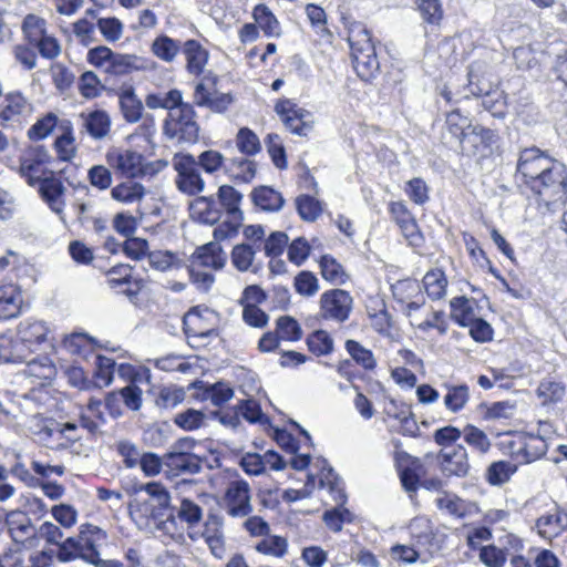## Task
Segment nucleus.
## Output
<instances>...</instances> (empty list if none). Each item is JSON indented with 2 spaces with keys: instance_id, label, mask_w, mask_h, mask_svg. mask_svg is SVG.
Masks as SVG:
<instances>
[{
  "instance_id": "69168bd1",
  "label": "nucleus",
  "mask_w": 567,
  "mask_h": 567,
  "mask_svg": "<svg viewBox=\"0 0 567 567\" xmlns=\"http://www.w3.org/2000/svg\"><path fill=\"white\" fill-rule=\"evenodd\" d=\"M97 29L107 42H116L123 35V23L115 17L99 18Z\"/></svg>"
},
{
  "instance_id": "13d9d810",
  "label": "nucleus",
  "mask_w": 567,
  "mask_h": 567,
  "mask_svg": "<svg viewBox=\"0 0 567 567\" xmlns=\"http://www.w3.org/2000/svg\"><path fill=\"white\" fill-rule=\"evenodd\" d=\"M115 372V361L104 355H97L95 359V383L103 388L111 384Z\"/></svg>"
},
{
  "instance_id": "72a5a7b5",
  "label": "nucleus",
  "mask_w": 567,
  "mask_h": 567,
  "mask_svg": "<svg viewBox=\"0 0 567 567\" xmlns=\"http://www.w3.org/2000/svg\"><path fill=\"white\" fill-rule=\"evenodd\" d=\"M353 68L359 78L363 81H370L377 76L380 70V63L375 54V49L371 52L359 51L358 53L351 54Z\"/></svg>"
},
{
  "instance_id": "9b49d317",
  "label": "nucleus",
  "mask_w": 567,
  "mask_h": 567,
  "mask_svg": "<svg viewBox=\"0 0 567 567\" xmlns=\"http://www.w3.org/2000/svg\"><path fill=\"white\" fill-rule=\"evenodd\" d=\"M285 126L298 136H307L312 130L313 120L310 112L299 107L291 100H281L275 106Z\"/></svg>"
},
{
  "instance_id": "6e6d98bb",
  "label": "nucleus",
  "mask_w": 567,
  "mask_h": 567,
  "mask_svg": "<svg viewBox=\"0 0 567 567\" xmlns=\"http://www.w3.org/2000/svg\"><path fill=\"white\" fill-rule=\"evenodd\" d=\"M28 374L41 380H50L55 375V367L48 357L33 358L25 361Z\"/></svg>"
},
{
  "instance_id": "5fc2aeb1",
  "label": "nucleus",
  "mask_w": 567,
  "mask_h": 567,
  "mask_svg": "<svg viewBox=\"0 0 567 567\" xmlns=\"http://www.w3.org/2000/svg\"><path fill=\"white\" fill-rule=\"evenodd\" d=\"M241 198V194L231 186L223 185L218 189V199L220 206H223L229 215H238L241 217V212L239 209Z\"/></svg>"
},
{
  "instance_id": "f03ea898",
  "label": "nucleus",
  "mask_w": 567,
  "mask_h": 567,
  "mask_svg": "<svg viewBox=\"0 0 567 567\" xmlns=\"http://www.w3.org/2000/svg\"><path fill=\"white\" fill-rule=\"evenodd\" d=\"M105 539L106 533L103 529L92 524H83L78 536L63 540L56 558L62 563L82 559L93 565L101 559L99 548Z\"/></svg>"
},
{
  "instance_id": "e433bc0d",
  "label": "nucleus",
  "mask_w": 567,
  "mask_h": 567,
  "mask_svg": "<svg viewBox=\"0 0 567 567\" xmlns=\"http://www.w3.org/2000/svg\"><path fill=\"white\" fill-rule=\"evenodd\" d=\"M251 197L254 204L265 212H278L285 203L281 194L268 186L255 188Z\"/></svg>"
},
{
  "instance_id": "b1692460",
  "label": "nucleus",
  "mask_w": 567,
  "mask_h": 567,
  "mask_svg": "<svg viewBox=\"0 0 567 567\" xmlns=\"http://www.w3.org/2000/svg\"><path fill=\"white\" fill-rule=\"evenodd\" d=\"M164 466L173 474H195L202 468V461L195 453L167 452L163 456Z\"/></svg>"
},
{
  "instance_id": "423d86ee",
  "label": "nucleus",
  "mask_w": 567,
  "mask_h": 567,
  "mask_svg": "<svg viewBox=\"0 0 567 567\" xmlns=\"http://www.w3.org/2000/svg\"><path fill=\"white\" fill-rule=\"evenodd\" d=\"M567 168L557 161L542 174L535 182H532L530 189L539 195L546 204L561 200L566 195Z\"/></svg>"
},
{
  "instance_id": "37998d69",
  "label": "nucleus",
  "mask_w": 567,
  "mask_h": 567,
  "mask_svg": "<svg viewBox=\"0 0 567 567\" xmlns=\"http://www.w3.org/2000/svg\"><path fill=\"white\" fill-rule=\"evenodd\" d=\"M148 264L159 271L179 269L184 266V259L179 254L169 250H155L147 255Z\"/></svg>"
},
{
  "instance_id": "49530a36",
  "label": "nucleus",
  "mask_w": 567,
  "mask_h": 567,
  "mask_svg": "<svg viewBox=\"0 0 567 567\" xmlns=\"http://www.w3.org/2000/svg\"><path fill=\"white\" fill-rule=\"evenodd\" d=\"M182 103L183 95L178 90H171L164 94H148L145 99V104L148 109H165L168 110V113Z\"/></svg>"
},
{
  "instance_id": "338daca9",
  "label": "nucleus",
  "mask_w": 567,
  "mask_h": 567,
  "mask_svg": "<svg viewBox=\"0 0 567 567\" xmlns=\"http://www.w3.org/2000/svg\"><path fill=\"white\" fill-rule=\"evenodd\" d=\"M296 291L303 297H312L319 291V280L310 271H301L295 277Z\"/></svg>"
},
{
  "instance_id": "8fccbe9b",
  "label": "nucleus",
  "mask_w": 567,
  "mask_h": 567,
  "mask_svg": "<svg viewBox=\"0 0 567 567\" xmlns=\"http://www.w3.org/2000/svg\"><path fill=\"white\" fill-rule=\"evenodd\" d=\"M416 8L424 22L439 25L443 19V7L440 0H416Z\"/></svg>"
},
{
  "instance_id": "09e8293b",
  "label": "nucleus",
  "mask_w": 567,
  "mask_h": 567,
  "mask_svg": "<svg viewBox=\"0 0 567 567\" xmlns=\"http://www.w3.org/2000/svg\"><path fill=\"white\" fill-rule=\"evenodd\" d=\"M255 548L260 554L281 558L287 553L288 543L286 538L272 535L259 540Z\"/></svg>"
},
{
  "instance_id": "a211bd4d",
  "label": "nucleus",
  "mask_w": 567,
  "mask_h": 567,
  "mask_svg": "<svg viewBox=\"0 0 567 567\" xmlns=\"http://www.w3.org/2000/svg\"><path fill=\"white\" fill-rule=\"evenodd\" d=\"M227 256L217 241L198 247L192 255V266L208 270H220L225 267Z\"/></svg>"
},
{
  "instance_id": "20e7f679",
  "label": "nucleus",
  "mask_w": 567,
  "mask_h": 567,
  "mask_svg": "<svg viewBox=\"0 0 567 567\" xmlns=\"http://www.w3.org/2000/svg\"><path fill=\"white\" fill-rule=\"evenodd\" d=\"M34 113L33 103L20 91H12L0 103V124L6 128H21Z\"/></svg>"
},
{
  "instance_id": "6ab92c4d",
  "label": "nucleus",
  "mask_w": 567,
  "mask_h": 567,
  "mask_svg": "<svg viewBox=\"0 0 567 567\" xmlns=\"http://www.w3.org/2000/svg\"><path fill=\"white\" fill-rule=\"evenodd\" d=\"M434 502L440 511H444L456 518L473 516L480 511L476 503L463 499L450 492L439 493Z\"/></svg>"
},
{
  "instance_id": "412c9836",
  "label": "nucleus",
  "mask_w": 567,
  "mask_h": 567,
  "mask_svg": "<svg viewBox=\"0 0 567 567\" xmlns=\"http://www.w3.org/2000/svg\"><path fill=\"white\" fill-rule=\"evenodd\" d=\"M49 327L42 320L28 318L22 320L17 328L19 340L24 342L31 351L48 341Z\"/></svg>"
},
{
  "instance_id": "a878e982",
  "label": "nucleus",
  "mask_w": 567,
  "mask_h": 567,
  "mask_svg": "<svg viewBox=\"0 0 567 567\" xmlns=\"http://www.w3.org/2000/svg\"><path fill=\"white\" fill-rule=\"evenodd\" d=\"M344 20V25L348 30V42L351 49V54L358 53L359 51L371 52L375 49L370 31L367 27L359 21Z\"/></svg>"
},
{
  "instance_id": "f257e3e1",
  "label": "nucleus",
  "mask_w": 567,
  "mask_h": 567,
  "mask_svg": "<svg viewBox=\"0 0 567 567\" xmlns=\"http://www.w3.org/2000/svg\"><path fill=\"white\" fill-rule=\"evenodd\" d=\"M166 488L158 483H147L130 505V514L140 528L161 530L175 539L182 536Z\"/></svg>"
},
{
  "instance_id": "0e129e2a",
  "label": "nucleus",
  "mask_w": 567,
  "mask_h": 567,
  "mask_svg": "<svg viewBox=\"0 0 567 567\" xmlns=\"http://www.w3.org/2000/svg\"><path fill=\"white\" fill-rule=\"evenodd\" d=\"M463 436L464 441L480 453L484 454L491 449V441L485 432L474 425H466Z\"/></svg>"
},
{
  "instance_id": "f3484780",
  "label": "nucleus",
  "mask_w": 567,
  "mask_h": 567,
  "mask_svg": "<svg viewBox=\"0 0 567 567\" xmlns=\"http://www.w3.org/2000/svg\"><path fill=\"white\" fill-rule=\"evenodd\" d=\"M81 133H86L93 140L105 138L111 132V117L104 110L82 112L79 115Z\"/></svg>"
},
{
  "instance_id": "aec40b11",
  "label": "nucleus",
  "mask_w": 567,
  "mask_h": 567,
  "mask_svg": "<svg viewBox=\"0 0 567 567\" xmlns=\"http://www.w3.org/2000/svg\"><path fill=\"white\" fill-rule=\"evenodd\" d=\"M498 140L497 134L482 125H468L467 132L464 135V143L462 150L472 154L483 152L492 148Z\"/></svg>"
},
{
  "instance_id": "4d7b16f0",
  "label": "nucleus",
  "mask_w": 567,
  "mask_h": 567,
  "mask_svg": "<svg viewBox=\"0 0 567 567\" xmlns=\"http://www.w3.org/2000/svg\"><path fill=\"white\" fill-rule=\"evenodd\" d=\"M236 146L240 153L248 156H252L261 150L259 137L248 127L238 131Z\"/></svg>"
},
{
  "instance_id": "2f4dec72",
  "label": "nucleus",
  "mask_w": 567,
  "mask_h": 567,
  "mask_svg": "<svg viewBox=\"0 0 567 567\" xmlns=\"http://www.w3.org/2000/svg\"><path fill=\"white\" fill-rule=\"evenodd\" d=\"M31 353V349L19 340L18 336L16 340L4 336L0 337V358L3 361L12 363L25 362Z\"/></svg>"
},
{
  "instance_id": "de8ad7c7",
  "label": "nucleus",
  "mask_w": 567,
  "mask_h": 567,
  "mask_svg": "<svg viewBox=\"0 0 567 567\" xmlns=\"http://www.w3.org/2000/svg\"><path fill=\"white\" fill-rule=\"evenodd\" d=\"M299 216L306 221H315L322 213V204L310 195H300L296 198Z\"/></svg>"
},
{
  "instance_id": "bf43d9fd",
  "label": "nucleus",
  "mask_w": 567,
  "mask_h": 567,
  "mask_svg": "<svg viewBox=\"0 0 567 567\" xmlns=\"http://www.w3.org/2000/svg\"><path fill=\"white\" fill-rule=\"evenodd\" d=\"M322 277L331 282L343 284L347 275L343 267L331 256H322L320 260Z\"/></svg>"
},
{
  "instance_id": "ddd939ff",
  "label": "nucleus",
  "mask_w": 567,
  "mask_h": 567,
  "mask_svg": "<svg viewBox=\"0 0 567 567\" xmlns=\"http://www.w3.org/2000/svg\"><path fill=\"white\" fill-rule=\"evenodd\" d=\"M554 159L537 147L525 148L519 153L517 173L530 186L542 174H544Z\"/></svg>"
},
{
  "instance_id": "a18cd8bd",
  "label": "nucleus",
  "mask_w": 567,
  "mask_h": 567,
  "mask_svg": "<svg viewBox=\"0 0 567 567\" xmlns=\"http://www.w3.org/2000/svg\"><path fill=\"white\" fill-rule=\"evenodd\" d=\"M82 440L81 429L75 422H59L55 431L54 446L69 449Z\"/></svg>"
},
{
  "instance_id": "ea45409f",
  "label": "nucleus",
  "mask_w": 567,
  "mask_h": 567,
  "mask_svg": "<svg viewBox=\"0 0 567 567\" xmlns=\"http://www.w3.org/2000/svg\"><path fill=\"white\" fill-rule=\"evenodd\" d=\"M120 106L124 118L130 123L140 121L143 112V104L137 99L132 87H124L118 94Z\"/></svg>"
},
{
  "instance_id": "864d4df0",
  "label": "nucleus",
  "mask_w": 567,
  "mask_h": 567,
  "mask_svg": "<svg viewBox=\"0 0 567 567\" xmlns=\"http://www.w3.org/2000/svg\"><path fill=\"white\" fill-rule=\"evenodd\" d=\"M227 169L234 179L248 183L255 177L256 163L247 158H234Z\"/></svg>"
},
{
  "instance_id": "0eeeda50",
  "label": "nucleus",
  "mask_w": 567,
  "mask_h": 567,
  "mask_svg": "<svg viewBox=\"0 0 567 567\" xmlns=\"http://www.w3.org/2000/svg\"><path fill=\"white\" fill-rule=\"evenodd\" d=\"M489 75V68L486 64L473 62L468 70V87L473 95L484 96L482 104L486 110L499 111L497 106L503 104L502 94L493 90Z\"/></svg>"
},
{
  "instance_id": "603ef678",
  "label": "nucleus",
  "mask_w": 567,
  "mask_h": 567,
  "mask_svg": "<svg viewBox=\"0 0 567 567\" xmlns=\"http://www.w3.org/2000/svg\"><path fill=\"white\" fill-rule=\"evenodd\" d=\"M256 251L257 249L249 244L236 245L231 251L233 266L241 272L248 271L255 259Z\"/></svg>"
},
{
  "instance_id": "4468645a",
  "label": "nucleus",
  "mask_w": 567,
  "mask_h": 567,
  "mask_svg": "<svg viewBox=\"0 0 567 567\" xmlns=\"http://www.w3.org/2000/svg\"><path fill=\"white\" fill-rule=\"evenodd\" d=\"M250 487L244 480H236L228 484L224 502L225 509L231 517H245L252 512L250 504Z\"/></svg>"
},
{
  "instance_id": "f704fd0d",
  "label": "nucleus",
  "mask_w": 567,
  "mask_h": 567,
  "mask_svg": "<svg viewBox=\"0 0 567 567\" xmlns=\"http://www.w3.org/2000/svg\"><path fill=\"white\" fill-rule=\"evenodd\" d=\"M445 390L444 406L452 413H457L465 408L470 401V389L466 384H452L445 382L442 385Z\"/></svg>"
},
{
  "instance_id": "774afa93",
  "label": "nucleus",
  "mask_w": 567,
  "mask_h": 567,
  "mask_svg": "<svg viewBox=\"0 0 567 567\" xmlns=\"http://www.w3.org/2000/svg\"><path fill=\"white\" fill-rule=\"evenodd\" d=\"M478 556L486 567H504L507 560V554L504 549L494 545L483 546Z\"/></svg>"
},
{
  "instance_id": "4c0bfd02",
  "label": "nucleus",
  "mask_w": 567,
  "mask_h": 567,
  "mask_svg": "<svg viewBox=\"0 0 567 567\" xmlns=\"http://www.w3.org/2000/svg\"><path fill=\"white\" fill-rule=\"evenodd\" d=\"M476 303L466 297L454 298L451 301V317L460 326L467 327L477 317Z\"/></svg>"
},
{
  "instance_id": "2eb2a0df",
  "label": "nucleus",
  "mask_w": 567,
  "mask_h": 567,
  "mask_svg": "<svg viewBox=\"0 0 567 567\" xmlns=\"http://www.w3.org/2000/svg\"><path fill=\"white\" fill-rule=\"evenodd\" d=\"M48 153L42 148H35L27 153L20 165V173L30 185L41 184L44 178H50L51 172L48 169Z\"/></svg>"
},
{
  "instance_id": "9d476101",
  "label": "nucleus",
  "mask_w": 567,
  "mask_h": 567,
  "mask_svg": "<svg viewBox=\"0 0 567 567\" xmlns=\"http://www.w3.org/2000/svg\"><path fill=\"white\" fill-rule=\"evenodd\" d=\"M173 165L177 172L176 185L181 192L187 195H196L204 190L205 182L192 155H175Z\"/></svg>"
},
{
  "instance_id": "bb28decb",
  "label": "nucleus",
  "mask_w": 567,
  "mask_h": 567,
  "mask_svg": "<svg viewBox=\"0 0 567 567\" xmlns=\"http://www.w3.org/2000/svg\"><path fill=\"white\" fill-rule=\"evenodd\" d=\"M64 190L65 188L63 186V183L59 178H55L53 176H51L50 178H44L39 185V192L42 198L47 202L49 207L58 215H62L64 210Z\"/></svg>"
},
{
  "instance_id": "cd10ccee",
  "label": "nucleus",
  "mask_w": 567,
  "mask_h": 567,
  "mask_svg": "<svg viewBox=\"0 0 567 567\" xmlns=\"http://www.w3.org/2000/svg\"><path fill=\"white\" fill-rule=\"evenodd\" d=\"M22 302L21 291L16 285L0 286V320L19 316Z\"/></svg>"
},
{
  "instance_id": "5701e85b",
  "label": "nucleus",
  "mask_w": 567,
  "mask_h": 567,
  "mask_svg": "<svg viewBox=\"0 0 567 567\" xmlns=\"http://www.w3.org/2000/svg\"><path fill=\"white\" fill-rule=\"evenodd\" d=\"M182 53L187 72L195 76L202 75L208 63L209 52L198 41L190 39L183 43Z\"/></svg>"
},
{
  "instance_id": "052dcab7",
  "label": "nucleus",
  "mask_w": 567,
  "mask_h": 567,
  "mask_svg": "<svg viewBox=\"0 0 567 567\" xmlns=\"http://www.w3.org/2000/svg\"><path fill=\"white\" fill-rule=\"evenodd\" d=\"M59 120L53 113H48L38 120L28 131L30 140L38 141L47 137L55 126L59 127Z\"/></svg>"
},
{
  "instance_id": "393cba45",
  "label": "nucleus",
  "mask_w": 567,
  "mask_h": 567,
  "mask_svg": "<svg viewBox=\"0 0 567 567\" xmlns=\"http://www.w3.org/2000/svg\"><path fill=\"white\" fill-rule=\"evenodd\" d=\"M30 433L44 445L53 444L58 421L41 413L32 414L25 423Z\"/></svg>"
},
{
  "instance_id": "3c124183",
  "label": "nucleus",
  "mask_w": 567,
  "mask_h": 567,
  "mask_svg": "<svg viewBox=\"0 0 567 567\" xmlns=\"http://www.w3.org/2000/svg\"><path fill=\"white\" fill-rule=\"evenodd\" d=\"M446 278L440 270H431L423 278V286L427 296L434 300L442 298L446 290Z\"/></svg>"
},
{
  "instance_id": "e2e57ef3",
  "label": "nucleus",
  "mask_w": 567,
  "mask_h": 567,
  "mask_svg": "<svg viewBox=\"0 0 567 567\" xmlns=\"http://www.w3.org/2000/svg\"><path fill=\"white\" fill-rule=\"evenodd\" d=\"M205 414L198 410L188 409L175 415L174 423L185 431H194L205 424Z\"/></svg>"
},
{
  "instance_id": "a19ab883",
  "label": "nucleus",
  "mask_w": 567,
  "mask_h": 567,
  "mask_svg": "<svg viewBox=\"0 0 567 567\" xmlns=\"http://www.w3.org/2000/svg\"><path fill=\"white\" fill-rule=\"evenodd\" d=\"M21 30L24 40L32 45L48 33V22L38 14L29 13L22 20Z\"/></svg>"
},
{
  "instance_id": "c85d7f7f",
  "label": "nucleus",
  "mask_w": 567,
  "mask_h": 567,
  "mask_svg": "<svg viewBox=\"0 0 567 567\" xmlns=\"http://www.w3.org/2000/svg\"><path fill=\"white\" fill-rule=\"evenodd\" d=\"M189 210L192 217L203 224L213 225L221 217V209L213 197L196 198L190 203Z\"/></svg>"
},
{
  "instance_id": "79ce46f5",
  "label": "nucleus",
  "mask_w": 567,
  "mask_h": 567,
  "mask_svg": "<svg viewBox=\"0 0 567 567\" xmlns=\"http://www.w3.org/2000/svg\"><path fill=\"white\" fill-rule=\"evenodd\" d=\"M321 470L319 474V484L321 487H328L330 493L332 494L333 499L338 504H343L346 502V494L341 486V480L334 473L333 468L328 465V463L322 460Z\"/></svg>"
},
{
  "instance_id": "7ed1b4c3",
  "label": "nucleus",
  "mask_w": 567,
  "mask_h": 567,
  "mask_svg": "<svg viewBox=\"0 0 567 567\" xmlns=\"http://www.w3.org/2000/svg\"><path fill=\"white\" fill-rule=\"evenodd\" d=\"M184 332L193 348L207 346L217 337L216 313L198 307L190 309L183 318Z\"/></svg>"
},
{
  "instance_id": "7c9ffc66",
  "label": "nucleus",
  "mask_w": 567,
  "mask_h": 567,
  "mask_svg": "<svg viewBox=\"0 0 567 567\" xmlns=\"http://www.w3.org/2000/svg\"><path fill=\"white\" fill-rule=\"evenodd\" d=\"M59 131L61 134L54 142L55 151L60 159L64 162L71 161L76 153L75 138L73 135V126L71 121H60Z\"/></svg>"
},
{
  "instance_id": "680f3d73",
  "label": "nucleus",
  "mask_w": 567,
  "mask_h": 567,
  "mask_svg": "<svg viewBox=\"0 0 567 567\" xmlns=\"http://www.w3.org/2000/svg\"><path fill=\"white\" fill-rule=\"evenodd\" d=\"M309 350L317 355H324L332 351L333 340L330 334L323 330L311 333L307 339Z\"/></svg>"
},
{
  "instance_id": "58836bf2",
  "label": "nucleus",
  "mask_w": 567,
  "mask_h": 567,
  "mask_svg": "<svg viewBox=\"0 0 567 567\" xmlns=\"http://www.w3.org/2000/svg\"><path fill=\"white\" fill-rule=\"evenodd\" d=\"M252 17L266 37L278 38L281 35L280 23L266 4H257L254 8Z\"/></svg>"
},
{
  "instance_id": "39448f33",
  "label": "nucleus",
  "mask_w": 567,
  "mask_h": 567,
  "mask_svg": "<svg viewBox=\"0 0 567 567\" xmlns=\"http://www.w3.org/2000/svg\"><path fill=\"white\" fill-rule=\"evenodd\" d=\"M164 133L179 142L195 143L198 138V125L193 105L183 102L172 110L165 120Z\"/></svg>"
},
{
  "instance_id": "473e14b6",
  "label": "nucleus",
  "mask_w": 567,
  "mask_h": 567,
  "mask_svg": "<svg viewBox=\"0 0 567 567\" xmlns=\"http://www.w3.org/2000/svg\"><path fill=\"white\" fill-rule=\"evenodd\" d=\"M110 194L115 202L131 205L140 203L145 197L146 189L141 183L126 181L114 186Z\"/></svg>"
},
{
  "instance_id": "4be33fe9",
  "label": "nucleus",
  "mask_w": 567,
  "mask_h": 567,
  "mask_svg": "<svg viewBox=\"0 0 567 567\" xmlns=\"http://www.w3.org/2000/svg\"><path fill=\"white\" fill-rule=\"evenodd\" d=\"M567 527V514L555 508L542 516L535 522L537 534L547 540L559 536Z\"/></svg>"
},
{
  "instance_id": "f8f14e48",
  "label": "nucleus",
  "mask_w": 567,
  "mask_h": 567,
  "mask_svg": "<svg viewBox=\"0 0 567 567\" xmlns=\"http://www.w3.org/2000/svg\"><path fill=\"white\" fill-rule=\"evenodd\" d=\"M511 455L520 463H530L546 454L548 444L543 436L519 434L508 441Z\"/></svg>"
},
{
  "instance_id": "dca6fc26",
  "label": "nucleus",
  "mask_w": 567,
  "mask_h": 567,
  "mask_svg": "<svg viewBox=\"0 0 567 567\" xmlns=\"http://www.w3.org/2000/svg\"><path fill=\"white\" fill-rule=\"evenodd\" d=\"M442 472L447 476H465L470 470L466 449L460 444L442 449L439 454Z\"/></svg>"
},
{
  "instance_id": "6e6552de",
  "label": "nucleus",
  "mask_w": 567,
  "mask_h": 567,
  "mask_svg": "<svg viewBox=\"0 0 567 567\" xmlns=\"http://www.w3.org/2000/svg\"><path fill=\"white\" fill-rule=\"evenodd\" d=\"M110 168L126 178H136L146 174L144 156L133 150L112 147L105 154Z\"/></svg>"
},
{
  "instance_id": "c756f323",
  "label": "nucleus",
  "mask_w": 567,
  "mask_h": 567,
  "mask_svg": "<svg viewBox=\"0 0 567 567\" xmlns=\"http://www.w3.org/2000/svg\"><path fill=\"white\" fill-rule=\"evenodd\" d=\"M148 69V60L136 54L114 53L107 72L114 75H125L134 71Z\"/></svg>"
},
{
  "instance_id": "c9c22d12",
  "label": "nucleus",
  "mask_w": 567,
  "mask_h": 567,
  "mask_svg": "<svg viewBox=\"0 0 567 567\" xmlns=\"http://www.w3.org/2000/svg\"><path fill=\"white\" fill-rule=\"evenodd\" d=\"M182 45L178 40L161 34L152 42L151 51L161 61L172 63L182 51Z\"/></svg>"
},
{
  "instance_id": "c03bdc74",
  "label": "nucleus",
  "mask_w": 567,
  "mask_h": 567,
  "mask_svg": "<svg viewBox=\"0 0 567 567\" xmlns=\"http://www.w3.org/2000/svg\"><path fill=\"white\" fill-rule=\"evenodd\" d=\"M516 471V464L509 461H497L486 468L485 478L491 485L501 486L507 483Z\"/></svg>"
},
{
  "instance_id": "1a4fd4ad",
  "label": "nucleus",
  "mask_w": 567,
  "mask_h": 567,
  "mask_svg": "<svg viewBox=\"0 0 567 567\" xmlns=\"http://www.w3.org/2000/svg\"><path fill=\"white\" fill-rule=\"evenodd\" d=\"M319 305L323 319L344 322L352 312L353 298L343 289H331L320 296Z\"/></svg>"
}]
</instances>
